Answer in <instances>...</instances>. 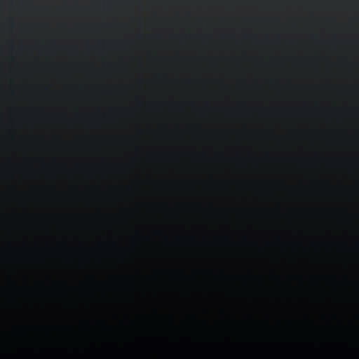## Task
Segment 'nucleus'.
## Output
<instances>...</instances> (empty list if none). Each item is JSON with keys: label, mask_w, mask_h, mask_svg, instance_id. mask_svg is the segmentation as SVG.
<instances>
[{"label": "nucleus", "mask_w": 359, "mask_h": 359, "mask_svg": "<svg viewBox=\"0 0 359 359\" xmlns=\"http://www.w3.org/2000/svg\"><path fill=\"white\" fill-rule=\"evenodd\" d=\"M241 245L243 247L249 249L255 245V241L252 238L248 236H243V241H241Z\"/></svg>", "instance_id": "f257e3e1"}, {"label": "nucleus", "mask_w": 359, "mask_h": 359, "mask_svg": "<svg viewBox=\"0 0 359 359\" xmlns=\"http://www.w3.org/2000/svg\"><path fill=\"white\" fill-rule=\"evenodd\" d=\"M252 319V317L250 316V315L249 314V320L250 321V320Z\"/></svg>", "instance_id": "f03ea898"}, {"label": "nucleus", "mask_w": 359, "mask_h": 359, "mask_svg": "<svg viewBox=\"0 0 359 359\" xmlns=\"http://www.w3.org/2000/svg\"><path fill=\"white\" fill-rule=\"evenodd\" d=\"M287 245H293L292 243H287Z\"/></svg>", "instance_id": "7ed1b4c3"}, {"label": "nucleus", "mask_w": 359, "mask_h": 359, "mask_svg": "<svg viewBox=\"0 0 359 359\" xmlns=\"http://www.w3.org/2000/svg\"><path fill=\"white\" fill-rule=\"evenodd\" d=\"M270 58H273V56H271V57H270Z\"/></svg>", "instance_id": "20e7f679"}, {"label": "nucleus", "mask_w": 359, "mask_h": 359, "mask_svg": "<svg viewBox=\"0 0 359 359\" xmlns=\"http://www.w3.org/2000/svg\"><path fill=\"white\" fill-rule=\"evenodd\" d=\"M270 82H273V80H271V81H270Z\"/></svg>", "instance_id": "39448f33"}]
</instances>
